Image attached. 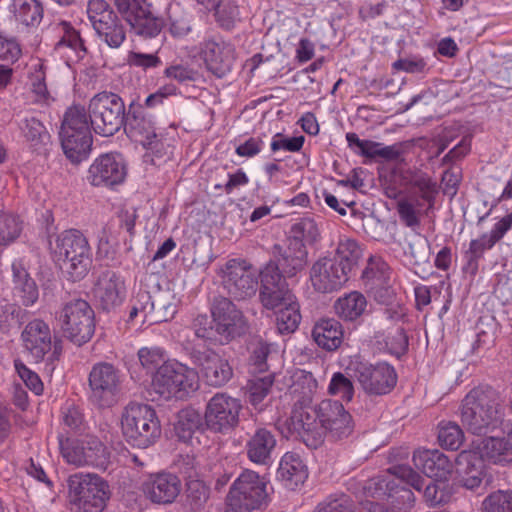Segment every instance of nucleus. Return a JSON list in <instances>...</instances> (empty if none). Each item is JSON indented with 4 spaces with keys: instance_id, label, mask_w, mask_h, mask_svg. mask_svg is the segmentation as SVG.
I'll use <instances>...</instances> for the list:
<instances>
[{
    "instance_id": "1a4fd4ad",
    "label": "nucleus",
    "mask_w": 512,
    "mask_h": 512,
    "mask_svg": "<svg viewBox=\"0 0 512 512\" xmlns=\"http://www.w3.org/2000/svg\"><path fill=\"white\" fill-rule=\"evenodd\" d=\"M68 488L76 512H103L110 499L108 483L95 473L78 472L71 475Z\"/></svg>"
},
{
    "instance_id": "72a5a7b5",
    "label": "nucleus",
    "mask_w": 512,
    "mask_h": 512,
    "mask_svg": "<svg viewBox=\"0 0 512 512\" xmlns=\"http://www.w3.org/2000/svg\"><path fill=\"white\" fill-rule=\"evenodd\" d=\"M14 295L19 298L22 305L29 307L39 298V290L35 281L30 277L20 261L12 264Z\"/></svg>"
},
{
    "instance_id": "13d9d810",
    "label": "nucleus",
    "mask_w": 512,
    "mask_h": 512,
    "mask_svg": "<svg viewBox=\"0 0 512 512\" xmlns=\"http://www.w3.org/2000/svg\"><path fill=\"white\" fill-rule=\"evenodd\" d=\"M18 127L24 138L33 145L41 143L47 135L43 123L34 116L22 118L18 123Z\"/></svg>"
},
{
    "instance_id": "ddd939ff",
    "label": "nucleus",
    "mask_w": 512,
    "mask_h": 512,
    "mask_svg": "<svg viewBox=\"0 0 512 512\" xmlns=\"http://www.w3.org/2000/svg\"><path fill=\"white\" fill-rule=\"evenodd\" d=\"M60 318L67 338L81 346L88 342L95 330V313L83 299H75L65 304Z\"/></svg>"
},
{
    "instance_id": "39448f33",
    "label": "nucleus",
    "mask_w": 512,
    "mask_h": 512,
    "mask_svg": "<svg viewBox=\"0 0 512 512\" xmlns=\"http://www.w3.org/2000/svg\"><path fill=\"white\" fill-rule=\"evenodd\" d=\"M51 250L61 269L73 281L86 276L92 258L88 240L82 232L77 229L61 232L56 236L54 243H51Z\"/></svg>"
},
{
    "instance_id": "f03ea898",
    "label": "nucleus",
    "mask_w": 512,
    "mask_h": 512,
    "mask_svg": "<svg viewBox=\"0 0 512 512\" xmlns=\"http://www.w3.org/2000/svg\"><path fill=\"white\" fill-rule=\"evenodd\" d=\"M461 421L475 435H485L499 428L503 413L495 392L490 388H473L462 401Z\"/></svg>"
},
{
    "instance_id": "ea45409f",
    "label": "nucleus",
    "mask_w": 512,
    "mask_h": 512,
    "mask_svg": "<svg viewBox=\"0 0 512 512\" xmlns=\"http://www.w3.org/2000/svg\"><path fill=\"white\" fill-rule=\"evenodd\" d=\"M319 237L316 222L312 218H301L291 226L287 240L306 247L315 244Z\"/></svg>"
},
{
    "instance_id": "338daca9",
    "label": "nucleus",
    "mask_w": 512,
    "mask_h": 512,
    "mask_svg": "<svg viewBox=\"0 0 512 512\" xmlns=\"http://www.w3.org/2000/svg\"><path fill=\"white\" fill-rule=\"evenodd\" d=\"M15 369L25 385L36 395L43 391V383L40 377L19 360L14 361Z\"/></svg>"
},
{
    "instance_id": "58836bf2",
    "label": "nucleus",
    "mask_w": 512,
    "mask_h": 512,
    "mask_svg": "<svg viewBox=\"0 0 512 512\" xmlns=\"http://www.w3.org/2000/svg\"><path fill=\"white\" fill-rule=\"evenodd\" d=\"M388 270L387 263L381 257L371 256L361 275L365 287L370 291L384 287L388 279Z\"/></svg>"
},
{
    "instance_id": "a211bd4d",
    "label": "nucleus",
    "mask_w": 512,
    "mask_h": 512,
    "mask_svg": "<svg viewBox=\"0 0 512 512\" xmlns=\"http://www.w3.org/2000/svg\"><path fill=\"white\" fill-rule=\"evenodd\" d=\"M259 274L261 277L259 299L263 307L275 310L296 299L285 279L286 276L276 272V267H263Z\"/></svg>"
},
{
    "instance_id": "de8ad7c7",
    "label": "nucleus",
    "mask_w": 512,
    "mask_h": 512,
    "mask_svg": "<svg viewBox=\"0 0 512 512\" xmlns=\"http://www.w3.org/2000/svg\"><path fill=\"white\" fill-rule=\"evenodd\" d=\"M27 312L16 304L9 303L6 299L0 300V331L6 333L14 325L23 323Z\"/></svg>"
},
{
    "instance_id": "37998d69",
    "label": "nucleus",
    "mask_w": 512,
    "mask_h": 512,
    "mask_svg": "<svg viewBox=\"0 0 512 512\" xmlns=\"http://www.w3.org/2000/svg\"><path fill=\"white\" fill-rule=\"evenodd\" d=\"M276 326L281 334L293 333L301 321L300 306L297 300L288 302L277 308Z\"/></svg>"
},
{
    "instance_id": "7c9ffc66",
    "label": "nucleus",
    "mask_w": 512,
    "mask_h": 512,
    "mask_svg": "<svg viewBox=\"0 0 512 512\" xmlns=\"http://www.w3.org/2000/svg\"><path fill=\"white\" fill-rule=\"evenodd\" d=\"M460 482L470 490L478 488L484 477V461L475 450H463L456 458Z\"/></svg>"
},
{
    "instance_id": "2eb2a0df",
    "label": "nucleus",
    "mask_w": 512,
    "mask_h": 512,
    "mask_svg": "<svg viewBox=\"0 0 512 512\" xmlns=\"http://www.w3.org/2000/svg\"><path fill=\"white\" fill-rule=\"evenodd\" d=\"M89 400L99 408H110L119 399L121 392V375L109 363H98L89 374Z\"/></svg>"
},
{
    "instance_id": "5701e85b",
    "label": "nucleus",
    "mask_w": 512,
    "mask_h": 512,
    "mask_svg": "<svg viewBox=\"0 0 512 512\" xmlns=\"http://www.w3.org/2000/svg\"><path fill=\"white\" fill-rule=\"evenodd\" d=\"M23 346L29 352H61L62 340L52 336L49 325L42 319L28 322L21 333Z\"/></svg>"
},
{
    "instance_id": "c9c22d12",
    "label": "nucleus",
    "mask_w": 512,
    "mask_h": 512,
    "mask_svg": "<svg viewBox=\"0 0 512 512\" xmlns=\"http://www.w3.org/2000/svg\"><path fill=\"white\" fill-rule=\"evenodd\" d=\"M367 299L359 291H351L335 301L334 309L337 316L344 321H355L367 309Z\"/></svg>"
},
{
    "instance_id": "6e6552de",
    "label": "nucleus",
    "mask_w": 512,
    "mask_h": 512,
    "mask_svg": "<svg viewBox=\"0 0 512 512\" xmlns=\"http://www.w3.org/2000/svg\"><path fill=\"white\" fill-rule=\"evenodd\" d=\"M199 388V375L180 362H166L156 371L151 389L164 400L185 399Z\"/></svg>"
},
{
    "instance_id": "0e129e2a",
    "label": "nucleus",
    "mask_w": 512,
    "mask_h": 512,
    "mask_svg": "<svg viewBox=\"0 0 512 512\" xmlns=\"http://www.w3.org/2000/svg\"><path fill=\"white\" fill-rule=\"evenodd\" d=\"M450 497L451 492L443 480H436L425 487L424 498L431 507L447 503Z\"/></svg>"
},
{
    "instance_id": "412c9836",
    "label": "nucleus",
    "mask_w": 512,
    "mask_h": 512,
    "mask_svg": "<svg viewBox=\"0 0 512 512\" xmlns=\"http://www.w3.org/2000/svg\"><path fill=\"white\" fill-rule=\"evenodd\" d=\"M272 254L273 260H270L264 267H276V272L286 277L296 276L308 263L307 248L289 240H286L285 244H275Z\"/></svg>"
},
{
    "instance_id": "69168bd1",
    "label": "nucleus",
    "mask_w": 512,
    "mask_h": 512,
    "mask_svg": "<svg viewBox=\"0 0 512 512\" xmlns=\"http://www.w3.org/2000/svg\"><path fill=\"white\" fill-rule=\"evenodd\" d=\"M494 245L488 234H483L479 239L472 240L469 249L466 251L468 266L476 269L478 259L483 256L487 249H491Z\"/></svg>"
},
{
    "instance_id": "bb28decb",
    "label": "nucleus",
    "mask_w": 512,
    "mask_h": 512,
    "mask_svg": "<svg viewBox=\"0 0 512 512\" xmlns=\"http://www.w3.org/2000/svg\"><path fill=\"white\" fill-rule=\"evenodd\" d=\"M123 127L127 136L134 142L150 149L156 146L157 134L155 133L153 123L144 114L141 106L130 105Z\"/></svg>"
},
{
    "instance_id": "c756f323",
    "label": "nucleus",
    "mask_w": 512,
    "mask_h": 512,
    "mask_svg": "<svg viewBox=\"0 0 512 512\" xmlns=\"http://www.w3.org/2000/svg\"><path fill=\"white\" fill-rule=\"evenodd\" d=\"M59 137L65 156L73 164L88 157L93 142L91 130H60Z\"/></svg>"
},
{
    "instance_id": "cd10ccee",
    "label": "nucleus",
    "mask_w": 512,
    "mask_h": 512,
    "mask_svg": "<svg viewBox=\"0 0 512 512\" xmlns=\"http://www.w3.org/2000/svg\"><path fill=\"white\" fill-rule=\"evenodd\" d=\"M277 446L274 432L266 427H258L250 434L245 443L248 460L256 465H267Z\"/></svg>"
},
{
    "instance_id": "c03bdc74",
    "label": "nucleus",
    "mask_w": 512,
    "mask_h": 512,
    "mask_svg": "<svg viewBox=\"0 0 512 512\" xmlns=\"http://www.w3.org/2000/svg\"><path fill=\"white\" fill-rule=\"evenodd\" d=\"M153 296L146 290H140L131 300L129 321L140 324L151 323Z\"/></svg>"
},
{
    "instance_id": "a878e982",
    "label": "nucleus",
    "mask_w": 512,
    "mask_h": 512,
    "mask_svg": "<svg viewBox=\"0 0 512 512\" xmlns=\"http://www.w3.org/2000/svg\"><path fill=\"white\" fill-rule=\"evenodd\" d=\"M201 53L207 69L222 78L232 69L235 60V48L223 40L213 39L203 43Z\"/></svg>"
},
{
    "instance_id": "8fccbe9b",
    "label": "nucleus",
    "mask_w": 512,
    "mask_h": 512,
    "mask_svg": "<svg viewBox=\"0 0 512 512\" xmlns=\"http://www.w3.org/2000/svg\"><path fill=\"white\" fill-rule=\"evenodd\" d=\"M89 120V114L83 106L73 105L65 111L60 130H91Z\"/></svg>"
},
{
    "instance_id": "f257e3e1",
    "label": "nucleus",
    "mask_w": 512,
    "mask_h": 512,
    "mask_svg": "<svg viewBox=\"0 0 512 512\" xmlns=\"http://www.w3.org/2000/svg\"><path fill=\"white\" fill-rule=\"evenodd\" d=\"M314 412L321 428H318L315 420L303 411H294L290 417L291 429L301 437L306 446L314 449L320 446L323 442V430L338 439L352 433V417L339 401L322 400L315 407Z\"/></svg>"
},
{
    "instance_id": "774afa93",
    "label": "nucleus",
    "mask_w": 512,
    "mask_h": 512,
    "mask_svg": "<svg viewBox=\"0 0 512 512\" xmlns=\"http://www.w3.org/2000/svg\"><path fill=\"white\" fill-rule=\"evenodd\" d=\"M29 78L33 92L39 96H44L47 93V87L45 83V64L42 60L38 59L31 65Z\"/></svg>"
},
{
    "instance_id": "6ab92c4d",
    "label": "nucleus",
    "mask_w": 512,
    "mask_h": 512,
    "mask_svg": "<svg viewBox=\"0 0 512 512\" xmlns=\"http://www.w3.org/2000/svg\"><path fill=\"white\" fill-rule=\"evenodd\" d=\"M350 276L344 268L328 256L318 258L310 267L309 280L313 289L322 294L333 293L341 289Z\"/></svg>"
},
{
    "instance_id": "f8f14e48",
    "label": "nucleus",
    "mask_w": 512,
    "mask_h": 512,
    "mask_svg": "<svg viewBox=\"0 0 512 512\" xmlns=\"http://www.w3.org/2000/svg\"><path fill=\"white\" fill-rule=\"evenodd\" d=\"M218 275L224 290L235 300L249 299L257 292L258 271L246 259H229L220 268Z\"/></svg>"
},
{
    "instance_id": "dca6fc26",
    "label": "nucleus",
    "mask_w": 512,
    "mask_h": 512,
    "mask_svg": "<svg viewBox=\"0 0 512 512\" xmlns=\"http://www.w3.org/2000/svg\"><path fill=\"white\" fill-rule=\"evenodd\" d=\"M87 14L101 41L110 48H119L126 38V32L118 16L105 0H90Z\"/></svg>"
},
{
    "instance_id": "09e8293b",
    "label": "nucleus",
    "mask_w": 512,
    "mask_h": 512,
    "mask_svg": "<svg viewBox=\"0 0 512 512\" xmlns=\"http://www.w3.org/2000/svg\"><path fill=\"white\" fill-rule=\"evenodd\" d=\"M109 453L96 437L85 438V466L104 468L108 464Z\"/></svg>"
},
{
    "instance_id": "052dcab7",
    "label": "nucleus",
    "mask_w": 512,
    "mask_h": 512,
    "mask_svg": "<svg viewBox=\"0 0 512 512\" xmlns=\"http://www.w3.org/2000/svg\"><path fill=\"white\" fill-rule=\"evenodd\" d=\"M484 512H512V491L497 490L490 493L482 503Z\"/></svg>"
},
{
    "instance_id": "864d4df0",
    "label": "nucleus",
    "mask_w": 512,
    "mask_h": 512,
    "mask_svg": "<svg viewBox=\"0 0 512 512\" xmlns=\"http://www.w3.org/2000/svg\"><path fill=\"white\" fill-rule=\"evenodd\" d=\"M22 223L19 218L7 212H0V246L14 242L21 234Z\"/></svg>"
},
{
    "instance_id": "393cba45",
    "label": "nucleus",
    "mask_w": 512,
    "mask_h": 512,
    "mask_svg": "<svg viewBox=\"0 0 512 512\" xmlns=\"http://www.w3.org/2000/svg\"><path fill=\"white\" fill-rule=\"evenodd\" d=\"M126 169L113 154H103L90 165L87 179L93 186H113L123 182Z\"/></svg>"
},
{
    "instance_id": "2f4dec72",
    "label": "nucleus",
    "mask_w": 512,
    "mask_h": 512,
    "mask_svg": "<svg viewBox=\"0 0 512 512\" xmlns=\"http://www.w3.org/2000/svg\"><path fill=\"white\" fill-rule=\"evenodd\" d=\"M277 474L287 488L295 489L308 478V469L298 453L289 451L281 457Z\"/></svg>"
},
{
    "instance_id": "473e14b6",
    "label": "nucleus",
    "mask_w": 512,
    "mask_h": 512,
    "mask_svg": "<svg viewBox=\"0 0 512 512\" xmlns=\"http://www.w3.org/2000/svg\"><path fill=\"white\" fill-rule=\"evenodd\" d=\"M482 460L485 459L494 464H506L512 462V452L509 439L488 437L482 439L479 444L473 442V448Z\"/></svg>"
},
{
    "instance_id": "4be33fe9",
    "label": "nucleus",
    "mask_w": 512,
    "mask_h": 512,
    "mask_svg": "<svg viewBox=\"0 0 512 512\" xmlns=\"http://www.w3.org/2000/svg\"><path fill=\"white\" fill-rule=\"evenodd\" d=\"M192 361L198 367V375L206 385L219 388L233 376V369L221 354H192Z\"/></svg>"
},
{
    "instance_id": "e433bc0d",
    "label": "nucleus",
    "mask_w": 512,
    "mask_h": 512,
    "mask_svg": "<svg viewBox=\"0 0 512 512\" xmlns=\"http://www.w3.org/2000/svg\"><path fill=\"white\" fill-rule=\"evenodd\" d=\"M362 257V249L355 239L343 236L340 237L334 257H331L338 262L340 267L344 268V272L350 276L351 271L358 265Z\"/></svg>"
},
{
    "instance_id": "3c124183",
    "label": "nucleus",
    "mask_w": 512,
    "mask_h": 512,
    "mask_svg": "<svg viewBox=\"0 0 512 512\" xmlns=\"http://www.w3.org/2000/svg\"><path fill=\"white\" fill-rule=\"evenodd\" d=\"M464 440L460 426L453 422H441L438 430V441L441 447L457 450Z\"/></svg>"
},
{
    "instance_id": "4c0bfd02",
    "label": "nucleus",
    "mask_w": 512,
    "mask_h": 512,
    "mask_svg": "<svg viewBox=\"0 0 512 512\" xmlns=\"http://www.w3.org/2000/svg\"><path fill=\"white\" fill-rule=\"evenodd\" d=\"M10 11L25 26H37L43 18V7L38 0H13Z\"/></svg>"
},
{
    "instance_id": "5fc2aeb1",
    "label": "nucleus",
    "mask_w": 512,
    "mask_h": 512,
    "mask_svg": "<svg viewBox=\"0 0 512 512\" xmlns=\"http://www.w3.org/2000/svg\"><path fill=\"white\" fill-rule=\"evenodd\" d=\"M420 202L418 199L401 198L397 201L396 210L402 223L413 228L420 225Z\"/></svg>"
},
{
    "instance_id": "20e7f679",
    "label": "nucleus",
    "mask_w": 512,
    "mask_h": 512,
    "mask_svg": "<svg viewBox=\"0 0 512 512\" xmlns=\"http://www.w3.org/2000/svg\"><path fill=\"white\" fill-rule=\"evenodd\" d=\"M345 371L357 380L363 392L368 396H383L395 388L398 375L395 368L387 362L372 364L361 354H349L340 360Z\"/></svg>"
},
{
    "instance_id": "f3484780",
    "label": "nucleus",
    "mask_w": 512,
    "mask_h": 512,
    "mask_svg": "<svg viewBox=\"0 0 512 512\" xmlns=\"http://www.w3.org/2000/svg\"><path fill=\"white\" fill-rule=\"evenodd\" d=\"M123 19L135 34L152 38L157 36L164 25L163 20L153 15L146 0H111Z\"/></svg>"
},
{
    "instance_id": "603ef678",
    "label": "nucleus",
    "mask_w": 512,
    "mask_h": 512,
    "mask_svg": "<svg viewBox=\"0 0 512 512\" xmlns=\"http://www.w3.org/2000/svg\"><path fill=\"white\" fill-rule=\"evenodd\" d=\"M357 153L369 159L381 158L386 161L397 160L400 156L397 146H383V144L371 140H364L361 149Z\"/></svg>"
},
{
    "instance_id": "9b49d317",
    "label": "nucleus",
    "mask_w": 512,
    "mask_h": 512,
    "mask_svg": "<svg viewBox=\"0 0 512 512\" xmlns=\"http://www.w3.org/2000/svg\"><path fill=\"white\" fill-rule=\"evenodd\" d=\"M266 486L257 472L244 470L230 487L226 512H252L260 508L267 496Z\"/></svg>"
},
{
    "instance_id": "4d7b16f0",
    "label": "nucleus",
    "mask_w": 512,
    "mask_h": 512,
    "mask_svg": "<svg viewBox=\"0 0 512 512\" xmlns=\"http://www.w3.org/2000/svg\"><path fill=\"white\" fill-rule=\"evenodd\" d=\"M274 382V374L250 380L248 383V399L252 406L258 408L269 394Z\"/></svg>"
},
{
    "instance_id": "6e6d98bb",
    "label": "nucleus",
    "mask_w": 512,
    "mask_h": 512,
    "mask_svg": "<svg viewBox=\"0 0 512 512\" xmlns=\"http://www.w3.org/2000/svg\"><path fill=\"white\" fill-rule=\"evenodd\" d=\"M176 313V306L169 293H158L153 296L151 323L165 322Z\"/></svg>"
},
{
    "instance_id": "c85d7f7f",
    "label": "nucleus",
    "mask_w": 512,
    "mask_h": 512,
    "mask_svg": "<svg viewBox=\"0 0 512 512\" xmlns=\"http://www.w3.org/2000/svg\"><path fill=\"white\" fill-rule=\"evenodd\" d=\"M413 463L427 477L436 480H446L453 470L451 460L437 449L416 450L413 454Z\"/></svg>"
},
{
    "instance_id": "a19ab883",
    "label": "nucleus",
    "mask_w": 512,
    "mask_h": 512,
    "mask_svg": "<svg viewBox=\"0 0 512 512\" xmlns=\"http://www.w3.org/2000/svg\"><path fill=\"white\" fill-rule=\"evenodd\" d=\"M57 28L62 35L55 44V49L57 51H62L66 48L70 49L75 53L77 59H82L87 53V48L79 32L76 31L70 23L65 21L60 22Z\"/></svg>"
},
{
    "instance_id": "a18cd8bd",
    "label": "nucleus",
    "mask_w": 512,
    "mask_h": 512,
    "mask_svg": "<svg viewBox=\"0 0 512 512\" xmlns=\"http://www.w3.org/2000/svg\"><path fill=\"white\" fill-rule=\"evenodd\" d=\"M291 393L299 396V401L306 403L311 401L318 389V382L311 372L298 370L293 375Z\"/></svg>"
},
{
    "instance_id": "b1692460",
    "label": "nucleus",
    "mask_w": 512,
    "mask_h": 512,
    "mask_svg": "<svg viewBox=\"0 0 512 512\" xmlns=\"http://www.w3.org/2000/svg\"><path fill=\"white\" fill-rule=\"evenodd\" d=\"M179 479L169 473L149 475L141 482L140 490L144 496L155 504H170L180 493Z\"/></svg>"
},
{
    "instance_id": "bf43d9fd",
    "label": "nucleus",
    "mask_w": 512,
    "mask_h": 512,
    "mask_svg": "<svg viewBox=\"0 0 512 512\" xmlns=\"http://www.w3.org/2000/svg\"><path fill=\"white\" fill-rule=\"evenodd\" d=\"M410 184L418 190L420 198L428 203V210L433 208L437 190V183L427 174L419 173L411 178Z\"/></svg>"
},
{
    "instance_id": "49530a36",
    "label": "nucleus",
    "mask_w": 512,
    "mask_h": 512,
    "mask_svg": "<svg viewBox=\"0 0 512 512\" xmlns=\"http://www.w3.org/2000/svg\"><path fill=\"white\" fill-rule=\"evenodd\" d=\"M64 460L76 467L85 466V439L66 438L59 441Z\"/></svg>"
},
{
    "instance_id": "7ed1b4c3",
    "label": "nucleus",
    "mask_w": 512,
    "mask_h": 512,
    "mask_svg": "<svg viewBox=\"0 0 512 512\" xmlns=\"http://www.w3.org/2000/svg\"><path fill=\"white\" fill-rule=\"evenodd\" d=\"M423 478L408 465H395L389 468L385 474L373 479L368 491L372 489L371 494L375 498H391L393 507L401 509H409L414 505V493L402 486L409 485L415 490L420 491L423 486Z\"/></svg>"
},
{
    "instance_id": "e2e57ef3",
    "label": "nucleus",
    "mask_w": 512,
    "mask_h": 512,
    "mask_svg": "<svg viewBox=\"0 0 512 512\" xmlns=\"http://www.w3.org/2000/svg\"><path fill=\"white\" fill-rule=\"evenodd\" d=\"M405 254L414 265H422L429 261L430 244L425 237L416 235L410 240Z\"/></svg>"
},
{
    "instance_id": "4468645a",
    "label": "nucleus",
    "mask_w": 512,
    "mask_h": 512,
    "mask_svg": "<svg viewBox=\"0 0 512 512\" xmlns=\"http://www.w3.org/2000/svg\"><path fill=\"white\" fill-rule=\"evenodd\" d=\"M241 410L240 399L217 392L206 403L204 425L214 433H226L238 425Z\"/></svg>"
},
{
    "instance_id": "0eeeda50",
    "label": "nucleus",
    "mask_w": 512,
    "mask_h": 512,
    "mask_svg": "<svg viewBox=\"0 0 512 512\" xmlns=\"http://www.w3.org/2000/svg\"><path fill=\"white\" fill-rule=\"evenodd\" d=\"M214 327H199L196 336L207 343L208 350L227 344L246 329L242 312L226 297L216 298L211 309Z\"/></svg>"
},
{
    "instance_id": "680f3d73",
    "label": "nucleus",
    "mask_w": 512,
    "mask_h": 512,
    "mask_svg": "<svg viewBox=\"0 0 512 512\" xmlns=\"http://www.w3.org/2000/svg\"><path fill=\"white\" fill-rule=\"evenodd\" d=\"M328 393L348 403L352 401L355 389L350 378L341 372H335L330 379Z\"/></svg>"
},
{
    "instance_id": "aec40b11",
    "label": "nucleus",
    "mask_w": 512,
    "mask_h": 512,
    "mask_svg": "<svg viewBox=\"0 0 512 512\" xmlns=\"http://www.w3.org/2000/svg\"><path fill=\"white\" fill-rule=\"evenodd\" d=\"M92 293L102 310L111 311L126 297L125 280L119 273L106 269L96 277Z\"/></svg>"
},
{
    "instance_id": "f704fd0d",
    "label": "nucleus",
    "mask_w": 512,
    "mask_h": 512,
    "mask_svg": "<svg viewBox=\"0 0 512 512\" xmlns=\"http://www.w3.org/2000/svg\"><path fill=\"white\" fill-rule=\"evenodd\" d=\"M312 336L319 347L332 352L342 343V325L335 319H322L314 326Z\"/></svg>"
},
{
    "instance_id": "423d86ee",
    "label": "nucleus",
    "mask_w": 512,
    "mask_h": 512,
    "mask_svg": "<svg viewBox=\"0 0 512 512\" xmlns=\"http://www.w3.org/2000/svg\"><path fill=\"white\" fill-rule=\"evenodd\" d=\"M121 429L126 441L133 447L145 449L161 436V423L155 409L143 403H129L121 415Z\"/></svg>"
},
{
    "instance_id": "9d476101",
    "label": "nucleus",
    "mask_w": 512,
    "mask_h": 512,
    "mask_svg": "<svg viewBox=\"0 0 512 512\" xmlns=\"http://www.w3.org/2000/svg\"><path fill=\"white\" fill-rule=\"evenodd\" d=\"M88 112L94 132L105 137L117 133L123 127L126 116L122 98L108 91L97 93L90 99Z\"/></svg>"
},
{
    "instance_id": "79ce46f5",
    "label": "nucleus",
    "mask_w": 512,
    "mask_h": 512,
    "mask_svg": "<svg viewBox=\"0 0 512 512\" xmlns=\"http://www.w3.org/2000/svg\"><path fill=\"white\" fill-rule=\"evenodd\" d=\"M204 424V416L192 407L180 410L177 416L175 431L179 439L186 441Z\"/></svg>"
}]
</instances>
